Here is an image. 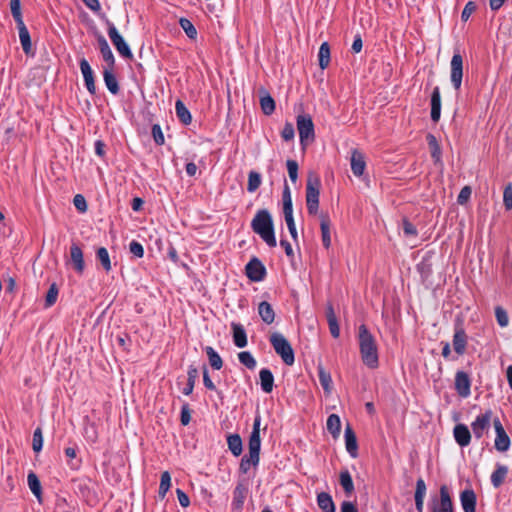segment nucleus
Wrapping results in <instances>:
<instances>
[{
    "label": "nucleus",
    "mask_w": 512,
    "mask_h": 512,
    "mask_svg": "<svg viewBox=\"0 0 512 512\" xmlns=\"http://www.w3.org/2000/svg\"><path fill=\"white\" fill-rule=\"evenodd\" d=\"M261 388L264 392L270 393L273 389L274 377L269 369H261L259 373Z\"/></svg>",
    "instance_id": "a878e982"
},
{
    "label": "nucleus",
    "mask_w": 512,
    "mask_h": 512,
    "mask_svg": "<svg viewBox=\"0 0 512 512\" xmlns=\"http://www.w3.org/2000/svg\"><path fill=\"white\" fill-rule=\"evenodd\" d=\"M238 359L241 364L246 366L248 369H254L256 367V360L253 355L248 351H242L238 354Z\"/></svg>",
    "instance_id": "49530a36"
},
{
    "label": "nucleus",
    "mask_w": 512,
    "mask_h": 512,
    "mask_svg": "<svg viewBox=\"0 0 512 512\" xmlns=\"http://www.w3.org/2000/svg\"><path fill=\"white\" fill-rule=\"evenodd\" d=\"M260 185H261V176H260V174L255 172V171H251L249 173V177H248L247 190L249 192H254V191H256L259 188Z\"/></svg>",
    "instance_id": "de8ad7c7"
},
{
    "label": "nucleus",
    "mask_w": 512,
    "mask_h": 512,
    "mask_svg": "<svg viewBox=\"0 0 512 512\" xmlns=\"http://www.w3.org/2000/svg\"><path fill=\"white\" fill-rule=\"evenodd\" d=\"M152 136L156 144L163 145L164 144V135L160 125L154 124L152 126Z\"/></svg>",
    "instance_id": "13d9d810"
},
{
    "label": "nucleus",
    "mask_w": 512,
    "mask_h": 512,
    "mask_svg": "<svg viewBox=\"0 0 512 512\" xmlns=\"http://www.w3.org/2000/svg\"><path fill=\"white\" fill-rule=\"evenodd\" d=\"M441 115V95L439 87H435L431 94V119L438 122Z\"/></svg>",
    "instance_id": "aec40b11"
},
{
    "label": "nucleus",
    "mask_w": 512,
    "mask_h": 512,
    "mask_svg": "<svg viewBox=\"0 0 512 512\" xmlns=\"http://www.w3.org/2000/svg\"><path fill=\"white\" fill-rule=\"evenodd\" d=\"M80 69H81V73L83 75L87 90L91 94H95L96 86L94 83L93 71L86 59H82L80 61Z\"/></svg>",
    "instance_id": "f3484780"
},
{
    "label": "nucleus",
    "mask_w": 512,
    "mask_h": 512,
    "mask_svg": "<svg viewBox=\"0 0 512 512\" xmlns=\"http://www.w3.org/2000/svg\"><path fill=\"white\" fill-rule=\"evenodd\" d=\"M431 509L432 512H454L453 503L445 485L441 486L440 498L433 500Z\"/></svg>",
    "instance_id": "1a4fd4ad"
},
{
    "label": "nucleus",
    "mask_w": 512,
    "mask_h": 512,
    "mask_svg": "<svg viewBox=\"0 0 512 512\" xmlns=\"http://www.w3.org/2000/svg\"><path fill=\"white\" fill-rule=\"evenodd\" d=\"M340 485L347 494H351L354 491V484L352 477L348 470L340 472Z\"/></svg>",
    "instance_id": "37998d69"
},
{
    "label": "nucleus",
    "mask_w": 512,
    "mask_h": 512,
    "mask_svg": "<svg viewBox=\"0 0 512 512\" xmlns=\"http://www.w3.org/2000/svg\"><path fill=\"white\" fill-rule=\"evenodd\" d=\"M294 127L291 123H286L282 129L281 136L285 141H290L294 138Z\"/></svg>",
    "instance_id": "bf43d9fd"
},
{
    "label": "nucleus",
    "mask_w": 512,
    "mask_h": 512,
    "mask_svg": "<svg viewBox=\"0 0 512 512\" xmlns=\"http://www.w3.org/2000/svg\"><path fill=\"white\" fill-rule=\"evenodd\" d=\"M320 228L323 245L325 248H329L331 245L330 220L326 215H321Z\"/></svg>",
    "instance_id": "cd10ccee"
},
{
    "label": "nucleus",
    "mask_w": 512,
    "mask_h": 512,
    "mask_svg": "<svg viewBox=\"0 0 512 512\" xmlns=\"http://www.w3.org/2000/svg\"><path fill=\"white\" fill-rule=\"evenodd\" d=\"M297 129L299 132L300 142L303 146L314 137V124L308 115H299L297 117Z\"/></svg>",
    "instance_id": "39448f33"
},
{
    "label": "nucleus",
    "mask_w": 512,
    "mask_h": 512,
    "mask_svg": "<svg viewBox=\"0 0 512 512\" xmlns=\"http://www.w3.org/2000/svg\"><path fill=\"white\" fill-rule=\"evenodd\" d=\"M211 367L215 370L222 368L223 361L220 355L210 346L205 348Z\"/></svg>",
    "instance_id": "a19ab883"
},
{
    "label": "nucleus",
    "mask_w": 512,
    "mask_h": 512,
    "mask_svg": "<svg viewBox=\"0 0 512 512\" xmlns=\"http://www.w3.org/2000/svg\"><path fill=\"white\" fill-rule=\"evenodd\" d=\"M70 261L73 265L74 270L78 274H82L85 269L83 252L81 248L75 243H73L70 247Z\"/></svg>",
    "instance_id": "4468645a"
},
{
    "label": "nucleus",
    "mask_w": 512,
    "mask_h": 512,
    "mask_svg": "<svg viewBox=\"0 0 512 512\" xmlns=\"http://www.w3.org/2000/svg\"><path fill=\"white\" fill-rule=\"evenodd\" d=\"M492 415V410L488 409L483 414L478 415L471 423L472 432L477 439L482 438L489 429L491 422H493Z\"/></svg>",
    "instance_id": "423d86ee"
},
{
    "label": "nucleus",
    "mask_w": 512,
    "mask_h": 512,
    "mask_svg": "<svg viewBox=\"0 0 512 512\" xmlns=\"http://www.w3.org/2000/svg\"><path fill=\"white\" fill-rule=\"evenodd\" d=\"M327 430L331 433L333 438H338L341 431V421L338 415L331 414L327 419Z\"/></svg>",
    "instance_id": "c756f323"
},
{
    "label": "nucleus",
    "mask_w": 512,
    "mask_h": 512,
    "mask_svg": "<svg viewBox=\"0 0 512 512\" xmlns=\"http://www.w3.org/2000/svg\"><path fill=\"white\" fill-rule=\"evenodd\" d=\"M358 343L362 362L371 369L377 368L379 365L378 346L374 336L365 325L359 326Z\"/></svg>",
    "instance_id": "f257e3e1"
},
{
    "label": "nucleus",
    "mask_w": 512,
    "mask_h": 512,
    "mask_svg": "<svg viewBox=\"0 0 512 512\" xmlns=\"http://www.w3.org/2000/svg\"><path fill=\"white\" fill-rule=\"evenodd\" d=\"M73 204L80 212H85L87 210L86 200L80 194L74 196Z\"/></svg>",
    "instance_id": "0e129e2a"
},
{
    "label": "nucleus",
    "mask_w": 512,
    "mask_h": 512,
    "mask_svg": "<svg viewBox=\"0 0 512 512\" xmlns=\"http://www.w3.org/2000/svg\"><path fill=\"white\" fill-rule=\"evenodd\" d=\"M495 316H496V320H497V323L499 324V326H501V327L508 326L509 317L504 308H502L501 306H497L495 308Z\"/></svg>",
    "instance_id": "8fccbe9b"
},
{
    "label": "nucleus",
    "mask_w": 512,
    "mask_h": 512,
    "mask_svg": "<svg viewBox=\"0 0 512 512\" xmlns=\"http://www.w3.org/2000/svg\"><path fill=\"white\" fill-rule=\"evenodd\" d=\"M471 193H472V190L469 186H465L461 189L458 197H457V202L460 204V205H463L465 204L470 196H471Z\"/></svg>",
    "instance_id": "052dcab7"
},
{
    "label": "nucleus",
    "mask_w": 512,
    "mask_h": 512,
    "mask_svg": "<svg viewBox=\"0 0 512 512\" xmlns=\"http://www.w3.org/2000/svg\"><path fill=\"white\" fill-rule=\"evenodd\" d=\"M270 342L275 352L282 358L286 365L291 366L294 364V351L288 340L281 333H272Z\"/></svg>",
    "instance_id": "7ed1b4c3"
},
{
    "label": "nucleus",
    "mask_w": 512,
    "mask_h": 512,
    "mask_svg": "<svg viewBox=\"0 0 512 512\" xmlns=\"http://www.w3.org/2000/svg\"><path fill=\"white\" fill-rule=\"evenodd\" d=\"M188 379H187V385L183 389V393L185 395H190L194 389L196 379L198 377V370L196 367L190 366L187 372Z\"/></svg>",
    "instance_id": "79ce46f5"
},
{
    "label": "nucleus",
    "mask_w": 512,
    "mask_h": 512,
    "mask_svg": "<svg viewBox=\"0 0 512 512\" xmlns=\"http://www.w3.org/2000/svg\"><path fill=\"white\" fill-rule=\"evenodd\" d=\"M508 474V468L504 465L497 464L496 470L491 475V483L495 488L500 487Z\"/></svg>",
    "instance_id": "bb28decb"
},
{
    "label": "nucleus",
    "mask_w": 512,
    "mask_h": 512,
    "mask_svg": "<svg viewBox=\"0 0 512 512\" xmlns=\"http://www.w3.org/2000/svg\"><path fill=\"white\" fill-rule=\"evenodd\" d=\"M467 336L463 328L457 327L453 336V348L459 355L464 354L466 350Z\"/></svg>",
    "instance_id": "6ab92c4d"
},
{
    "label": "nucleus",
    "mask_w": 512,
    "mask_h": 512,
    "mask_svg": "<svg viewBox=\"0 0 512 512\" xmlns=\"http://www.w3.org/2000/svg\"><path fill=\"white\" fill-rule=\"evenodd\" d=\"M99 50L102 54L103 60L108 64L110 68L113 67L115 59L114 55L109 47V44L107 40L102 36L99 35L97 38Z\"/></svg>",
    "instance_id": "4be33fe9"
},
{
    "label": "nucleus",
    "mask_w": 512,
    "mask_h": 512,
    "mask_svg": "<svg viewBox=\"0 0 512 512\" xmlns=\"http://www.w3.org/2000/svg\"><path fill=\"white\" fill-rule=\"evenodd\" d=\"M453 436L460 447H466L471 442V432L465 424H457L453 429Z\"/></svg>",
    "instance_id": "ddd939ff"
},
{
    "label": "nucleus",
    "mask_w": 512,
    "mask_h": 512,
    "mask_svg": "<svg viewBox=\"0 0 512 512\" xmlns=\"http://www.w3.org/2000/svg\"><path fill=\"white\" fill-rule=\"evenodd\" d=\"M319 66L321 69H326L330 63V47L327 42L321 44L318 52Z\"/></svg>",
    "instance_id": "72a5a7b5"
},
{
    "label": "nucleus",
    "mask_w": 512,
    "mask_h": 512,
    "mask_svg": "<svg viewBox=\"0 0 512 512\" xmlns=\"http://www.w3.org/2000/svg\"><path fill=\"white\" fill-rule=\"evenodd\" d=\"M318 376L319 382L323 387L324 391L327 394H330L332 391V378L328 371H326L322 366H318Z\"/></svg>",
    "instance_id": "473e14b6"
},
{
    "label": "nucleus",
    "mask_w": 512,
    "mask_h": 512,
    "mask_svg": "<svg viewBox=\"0 0 512 512\" xmlns=\"http://www.w3.org/2000/svg\"><path fill=\"white\" fill-rule=\"evenodd\" d=\"M18 33H19V39L22 46V49L26 55H33V49L31 44V38L29 31L27 27L24 24V21H18L16 22Z\"/></svg>",
    "instance_id": "f8f14e48"
},
{
    "label": "nucleus",
    "mask_w": 512,
    "mask_h": 512,
    "mask_svg": "<svg viewBox=\"0 0 512 512\" xmlns=\"http://www.w3.org/2000/svg\"><path fill=\"white\" fill-rule=\"evenodd\" d=\"M327 321L329 324V330H330L331 335L334 338H338L340 335V328H339L334 310L331 306H329L327 309Z\"/></svg>",
    "instance_id": "f704fd0d"
},
{
    "label": "nucleus",
    "mask_w": 512,
    "mask_h": 512,
    "mask_svg": "<svg viewBox=\"0 0 512 512\" xmlns=\"http://www.w3.org/2000/svg\"><path fill=\"white\" fill-rule=\"evenodd\" d=\"M344 437L347 452L351 457L356 458L358 455V444L356 435L350 425L345 427Z\"/></svg>",
    "instance_id": "dca6fc26"
},
{
    "label": "nucleus",
    "mask_w": 512,
    "mask_h": 512,
    "mask_svg": "<svg viewBox=\"0 0 512 512\" xmlns=\"http://www.w3.org/2000/svg\"><path fill=\"white\" fill-rule=\"evenodd\" d=\"M233 342L238 348L247 346V335L241 324L232 323Z\"/></svg>",
    "instance_id": "b1692460"
},
{
    "label": "nucleus",
    "mask_w": 512,
    "mask_h": 512,
    "mask_svg": "<svg viewBox=\"0 0 512 512\" xmlns=\"http://www.w3.org/2000/svg\"><path fill=\"white\" fill-rule=\"evenodd\" d=\"M470 379L465 372L459 371L455 376V389L461 397L470 395Z\"/></svg>",
    "instance_id": "2eb2a0df"
},
{
    "label": "nucleus",
    "mask_w": 512,
    "mask_h": 512,
    "mask_svg": "<svg viewBox=\"0 0 512 512\" xmlns=\"http://www.w3.org/2000/svg\"><path fill=\"white\" fill-rule=\"evenodd\" d=\"M475 10H476V5H475V3H474V2H472V1L468 2V3L465 5V7H464V9H463V11H462V13H461V19H462L463 21H467V20L469 19V17L471 16V14H472Z\"/></svg>",
    "instance_id": "69168bd1"
},
{
    "label": "nucleus",
    "mask_w": 512,
    "mask_h": 512,
    "mask_svg": "<svg viewBox=\"0 0 512 512\" xmlns=\"http://www.w3.org/2000/svg\"><path fill=\"white\" fill-rule=\"evenodd\" d=\"M258 314L266 324H272L274 322L275 312L270 303L266 301L260 302L258 305Z\"/></svg>",
    "instance_id": "5701e85b"
},
{
    "label": "nucleus",
    "mask_w": 512,
    "mask_h": 512,
    "mask_svg": "<svg viewBox=\"0 0 512 512\" xmlns=\"http://www.w3.org/2000/svg\"><path fill=\"white\" fill-rule=\"evenodd\" d=\"M259 463V457L256 460L251 459V454L244 456L240 463V470L243 473H247L251 466H256Z\"/></svg>",
    "instance_id": "864d4df0"
},
{
    "label": "nucleus",
    "mask_w": 512,
    "mask_h": 512,
    "mask_svg": "<svg viewBox=\"0 0 512 512\" xmlns=\"http://www.w3.org/2000/svg\"><path fill=\"white\" fill-rule=\"evenodd\" d=\"M179 23L181 28L184 30V32L189 38L194 39L196 37L197 31L194 25L191 23V21H189L186 18H181Z\"/></svg>",
    "instance_id": "09e8293b"
},
{
    "label": "nucleus",
    "mask_w": 512,
    "mask_h": 512,
    "mask_svg": "<svg viewBox=\"0 0 512 512\" xmlns=\"http://www.w3.org/2000/svg\"><path fill=\"white\" fill-rule=\"evenodd\" d=\"M58 297V288L56 284H52L46 294L45 306L50 307L55 304Z\"/></svg>",
    "instance_id": "3c124183"
},
{
    "label": "nucleus",
    "mask_w": 512,
    "mask_h": 512,
    "mask_svg": "<svg viewBox=\"0 0 512 512\" xmlns=\"http://www.w3.org/2000/svg\"><path fill=\"white\" fill-rule=\"evenodd\" d=\"M228 448L234 456H240L242 453V440L238 434H231L227 437Z\"/></svg>",
    "instance_id": "c85d7f7f"
},
{
    "label": "nucleus",
    "mask_w": 512,
    "mask_h": 512,
    "mask_svg": "<svg viewBox=\"0 0 512 512\" xmlns=\"http://www.w3.org/2000/svg\"><path fill=\"white\" fill-rule=\"evenodd\" d=\"M260 105H261V109H262L263 113L266 115L272 114L275 110V101L268 94H265L261 97Z\"/></svg>",
    "instance_id": "a18cd8bd"
},
{
    "label": "nucleus",
    "mask_w": 512,
    "mask_h": 512,
    "mask_svg": "<svg viewBox=\"0 0 512 512\" xmlns=\"http://www.w3.org/2000/svg\"><path fill=\"white\" fill-rule=\"evenodd\" d=\"M245 269L247 277L256 282L263 280L266 273L265 267L257 258L251 259Z\"/></svg>",
    "instance_id": "9b49d317"
},
{
    "label": "nucleus",
    "mask_w": 512,
    "mask_h": 512,
    "mask_svg": "<svg viewBox=\"0 0 512 512\" xmlns=\"http://www.w3.org/2000/svg\"><path fill=\"white\" fill-rule=\"evenodd\" d=\"M10 10L15 22L23 20L20 0H10Z\"/></svg>",
    "instance_id": "5fc2aeb1"
},
{
    "label": "nucleus",
    "mask_w": 512,
    "mask_h": 512,
    "mask_svg": "<svg viewBox=\"0 0 512 512\" xmlns=\"http://www.w3.org/2000/svg\"><path fill=\"white\" fill-rule=\"evenodd\" d=\"M251 227L269 247L276 246L273 220L268 210H259L251 222Z\"/></svg>",
    "instance_id": "f03ea898"
},
{
    "label": "nucleus",
    "mask_w": 512,
    "mask_h": 512,
    "mask_svg": "<svg viewBox=\"0 0 512 512\" xmlns=\"http://www.w3.org/2000/svg\"><path fill=\"white\" fill-rule=\"evenodd\" d=\"M503 203L507 210L512 209V185L511 184L506 185L504 188Z\"/></svg>",
    "instance_id": "4d7b16f0"
},
{
    "label": "nucleus",
    "mask_w": 512,
    "mask_h": 512,
    "mask_svg": "<svg viewBox=\"0 0 512 512\" xmlns=\"http://www.w3.org/2000/svg\"><path fill=\"white\" fill-rule=\"evenodd\" d=\"M318 506L324 511L329 512L331 510H335V505L332 500V497L325 492L319 493L317 496Z\"/></svg>",
    "instance_id": "e433bc0d"
},
{
    "label": "nucleus",
    "mask_w": 512,
    "mask_h": 512,
    "mask_svg": "<svg viewBox=\"0 0 512 512\" xmlns=\"http://www.w3.org/2000/svg\"><path fill=\"white\" fill-rule=\"evenodd\" d=\"M43 446V436L40 428H37L33 433L32 448L34 452L38 453L41 451Z\"/></svg>",
    "instance_id": "603ef678"
},
{
    "label": "nucleus",
    "mask_w": 512,
    "mask_h": 512,
    "mask_svg": "<svg viewBox=\"0 0 512 512\" xmlns=\"http://www.w3.org/2000/svg\"><path fill=\"white\" fill-rule=\"evenodd\" d=\"M27 483L29 486V489L34 494L35 497H37L38 500L41 499V484L37 477V475L33 472H30L27 476Z\"/></svg>",
    "instance_id": "4c0bfd02"
},
{
    "label": "nucleus",
    "mask_w": 512,
    "mask_h": 512,
    "mask_svg": "<svg viewBox=\"0 0 512 512\" xmlns=\"http://www.w3.org/2000/svg\"><path fill=\"white\" fill-rule=\"evenodd\" d=\"M460 502L464 512H476V494L471 489H466L460 494Z\"/></svg>",
    "instance_id": "a211bd4d"
},
{
    "label": "nucleus",
    "mask_w": 512,
    "mask_h": 512,
    "mask_svg": "<svg viewBox=\"0 0 512 512\" xmlns=\"http://www.w3.org/2000/svg\"><path fill=\"white\" fill-rule=\"evenodd\" d=\"M129 250L133 255H135L138 258H141L144 255L143 246L137 241H132L129 244Z\"/></svg>",
    "instance_id": "680f3d73"
},
{
    "label": "nucleus",
    "mask_w": 512,
    "mask_h": 512,
    "mask_svg": "<svg viewBox=\"0 0 512 512\" xmlns=\"http://www.w3.org/2000/svg\"><path fill=\"white\" fill-rule=\"evenodd\" d=\"M450 80L455 88L459 90L462 84L463 77V58L460 53H455L450 62Z\"/></svg>",
    "instance_id": "6e6552de"
},
{
    "label": "nucleus",
    "mask_w": 512,
    "mask_h": 512,
    "mask_svg": "<svg viewBox=\"0 0 512 512\" xmlns=\"http://www.w3.org/2000/svg\"><path fill=\"white\" fill-rule=\"evenodd\" d=\"M175 111H176L177 117L183 124L188 125L191 123V121H192L191 114L181 100L176 101Z\"/></svg>",
    "instance_id": "2f4dec72"
},
{
    "label": "nucleus",
    "mask_w": 512,
    "mask_h": 512,
    "mask_svg": "<svg viewBox=\"0 0 512 512\" xmlns=\"http://www.w3.org/2000/svg\"><path fill=\"white\" fill-rule=\"evenodd\" d=\"M496 432L495 448L500 452H506L510 447V438L498 418L493 419Z\"/></svg>",
    "instance_id": "9d476101"
},
{
    "label": "nucleus",
    "mask_w": 512,
    "mask_h": 512,
    "mask_svg": "<svg viewBox=\"0 0 512 512\" xmlns=\"http://www.w3.org/2000/svg\"><path fill=\"white\" fill-rule=\"evenodd\" d=\"M287 170L290 180L295 183L298 178V164L294 160H287Z\"/></svg>",
    "instance_id": "6e6d98bb"
},
{
    "label": "nucleus",
    "mask_w": 512,
    "mask_h": 512,
    "mask_svg": "<svg viewBox=\"0 0 512 512\" xmlns=\"http://www.w3.org/2000/svg\"><path fill=\"white\" fill-rule=\"evenodd\" d=\"M261 447V439L260 435L251 434L249 438V454H251V459L256 460L260 454Z\"/></svg>",
    "instance_id": "ea45409f"
},
{
    "label": "nucleus",
    "mask_w": 512,
    "mask_h": 512,
    "mask_svg": "<svg viewBox=\"0 0 512 512\" xmlns=\"http://www.w3.org/2000/svg\"><path fill=\"white\" fill-rule=\"evenodd\" d=\"M96 257L106 272H109L112 269L110 256L105 247H100L97 250Z\"/></svg>",
    "instance_id": "c03bdc74"
},
{
    "label": "nucleus",
    "mask_w": 512,
    "mask_h": 512,
    "mask_svg": "<svg viewBox=\"0 0 512 512\" xmlns=\"http://www.w3.org/2000/svg\"><path fill=\"white\" fill-rule=\"evenodd\" d=\"M170 487H171L170 473L168 471H164L161 474L160 486H159V491H158V496L161 500H163L165 498Z\"/></svg>",
    "instance_id": "58836bf2"
},
{
    "label": "nucleus",
    "mask_w": 512,
    "mask_h": 512,
    "mask_svg": "<svg viewBox=\"0 0 512 512\" xmlns=\"http://www.w3.org/2000/svg\"><path fill=\"white\" fill-rule=\"evenodd\" d=\"M176 494H177V498H178L180 505L184 508L188 507L190 504L188 495L181 489H177Z\"/></svg>",
    "instance_id": "338daca9"
},
{
    "label": "nucleus",
    "mask_w": 512,
    "mask_h": 512,
    "mask_svg": "<svg viewBox=\"0 0 512 512\" xmlns=\"http://www.w3.org/2000/svg\"><path fill=\"white\" fill-rule=\"evenodd\" d=\"M246 495H247V488L242 484H238L233 492L232 506L234 509H237V510L242 509V507L244 505V501L246 499Z\"/></svg>",
    "instance_id": "393cba45"
},
{
    "label": "nucleus",
    "mask_w": 512,
    "mask_h": 512,
    "mask_svg": "<svg viewBox=\"0 0 512 512\" xmlns=\"http://www.w3.org/2000/svg\"><path fill=\"white\" fill-rule=\"evenodd\" d=\"M108 35H109L113 45L115 46L116 50L118 51V53L121 56L128 58V59L133 57V54H132L128 44L125 42L123 37L120 35V33L118 32L116 27L111 23L109 24V28H108Z\"/></svg>",
    "instance_id": "0eeeda50"
},
{
    "label": "nucleus",
    "mask_w": 512,
    "mask_h": 512,
    "mask_svg": "<svg viewBox=\"0 0 512 512\" xmlns=\"http://www.w3.org/2000/svg\"><path fill=\"white\" fill-rule=\"evenodd\" d=\"M112 68H106L103 72L104 82L106 84L107 89L112 94H117L119 91L118 82L116 80V77L114 76L113 72L111 71Z\"/></svg>",
    "instance_id": "7c9ffc66"
},
{
    "label": "nucleus",
    "mask_w": 512,
    "mask_h": 512,
    "mask_svg": "<svg viewBox=\"0 0 512 512\" xmlns=\"http://www.w3.org/2000/svg\"><path fill=\"white\" fill-rule=\"evenodd\" d=\"M427 142L430 148L431 156L434 159L435 163L440 162L441 160V148L436 139V137L432 134L427 135Z\"/></svg>",
    "instance_id": "c9c22d12"
},
{
    "label": "nucleus",
    "mask_w": 512,
    "mask_h": 512,
    "mask_svg": "<svg viewBox=\"0 0 512 512\" xmlns=\"http://www.w3.org/2000/svg\"><path fill=\"white\" fill-rule=\"evenodd\" d=\"M426 484L422 478H419L416 482L415 498H425L426 495Z\"/></svg>",
    "instance_id": "e2e57ef3"
},
{
    "label": "nucleus",
    "mask_w": 512,
    "mask_h": 512,
    "mask_svg": "<svg viewBox=\"0 0 512 512\" xmlns=\"http://www.w3.org/2000/svg\"><path fill=\"white\" fill-rule=\"evenodd\" d=\"M366 164L364 160V156L358 150L352 151L351 156V170L355 176H361L364 173Z\"/></svg>",
    "instance_id": "412c9836"
},
{
    "label": "nucleus",
    "mask_w": 512,
    "mask_h": 512,
    "mask_svg": "<svg viewBox=\"0 0 512 512\" xmlns=\"http://www.w3.org/2000/svg\"><path fill=\"white\" fill-rule=\"evenodd\" d=\"M319 187L320 180L317 176L310 174L306 184V205L308 213L314 215L319 208Z\"/></svg>",
    "instance_id": "20e7f679"
},
{
    "label": "nucleus",
    "mask_w": 512,
    "mask_h": 512,
    "mask_svg": "<svg viewBox=\"0 0 512 512\" xmlns=\"http://www.w3.org/2000/svg\"><path fill=\"white\" fill-rule=\"evenodd\" d=\"M403 231L406 236H416L417 234L416 227L407 220L403 221Z\"/></svg>",
    "instance_id": "774afa93"
}]
</instances>
